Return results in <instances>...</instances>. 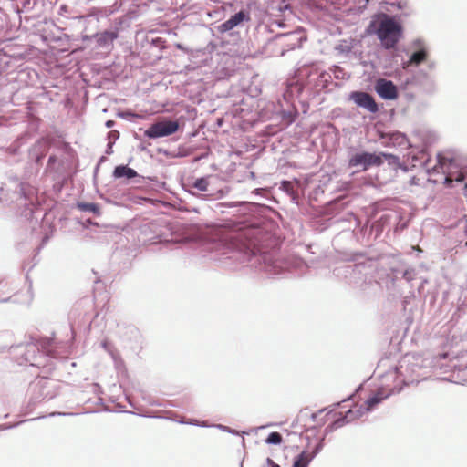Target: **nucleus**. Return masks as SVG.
<instances>
[{"instance_id": "nucleus-1", "label": "nucleus", "mask_w": 467, "mask_h": 467, "mask_svg": "<svg viewBox=\"0 0 467 467\" xmlns=\"http://www.w3.org/2000/svg\"><path fill=\"white\" fill-rule=\"evenodd\" d=\"M457 169L454 154L450 151L437 154V164L433 167V171L445 174L444 184L451 186L452 182L462 184L463 190H467V176L462 171H453Z\"/></svg>"}, {"instance_id": "nucleus-2", "label": "nucleus", "mask_w": 467, "mask_h": 467, "mask_svg": "<svg viewBox=\"0 0 467 467\" xmlns=\"http://www.w3.org/2000/svg\"><path fill=\"white\" fill-rule=\"evenodd\" d=\"M376 35L384 48H394L402 36V26L393 17L383 15L376 28Z\"/></svg>"}, {"instance_id": "nucleus-3", "label": "nucleus", "mask_w": 467, "mask_h": 467, "mask_svg": "<svg viewBox=\"0 0 467 467\" xmlns=\"http://www.w3.org/2000/svg\"><path fill=\"white\" fill-rule=\"evenodd\" d=\"M383 159L388 160L389 162H396L399 160L397 156L389 153L360 152L349 159L348 165L349 167H361L362 171H367L372 166H380L383 163Z\"/></svg>"}, {"instance_id": "nucleus-4", "label": "nucleus", "mask_w": 467, "mask_h": 467, "mask_svg": "<svg viewBox=\"0 0 467 467\" xmlns=\"http://www.w3.org/2000/svg\"><path fill=\"white\" fill-rule=\"evenodd\" d=\"M179 129L177 121L166 120L152 124L146 131L145 136L150 139L165 137L175 133Z\"/></svg>"}, {"instance_id": "nucleus-5", "label": "nucleus", "mask_w": 467, "mask_h": 467, "mask_svg": "<svg viewBox=\"0 0 467 467\" xmlns=\"http://www.w3.org/2000/svg\"><path fill=\"white\" fill-rule=\"evenodd\" d=\"M375 90L384 99H395L398 98L397 87L392 81L379 78L376 81Z\"/></svg>"}, {"instance_id": "nucleus-6", "label": "nucleus", "mask_w": 467, "mask_h": 467, "mask_svg": "<svg viewBox=\"0 0 467 467\" xmlns=\"http://www.w3.org/2000/svg\"><path fill=\"white\" fill-rule=\"evenodd\" d=\"M350 99L354 100L358 106L366 109L371 113H375L379 110L374 98L368 93L355 91L351 93Z\"/></svg>"}, {"instance_id": "nucleus-7", "label": "nucleus", "mask_w": 467, "mask_h": 467, "mask_svg": "<svg viewBox=\"0 0 467 467\" xmlns=\"http://www.w3.org/2000/svg\"><path fill=\"white\" fill-rule=\"evenodd\" d=\"M251 20L250 15L248 12L241 10L238 13L232 16L229 19L222 23L218 29L221 33L228 32L234 27L240 26L244 22H249Z\"/></svg>"}, {"instance_id": "nucleus-8", "label": "nucleus", "mask_w": 467, "mask_h": 467, "mask_svg": "<svg viewBox=\"0 0 467 467\" xmlns=\"http://www.w3.org/2000/svg\"><path fill=\"white\" fill-rule=\"evenodd\" d=\"M245 234L243 232L239 233H229L223 236V241L226 243V245L230 249H236L239 251H245L249 248L248 245H246L243 239L245 237Z\"/></svg>"}, {"instance_id": "nucleus-9", "label": "nucleus", "mask_w": 467, "mask_h": 467, "mask_svg": "<svg viewBox=\"0 0 467 467\" xmlns=\"http://www.w3.org/2000/svg\"><path fill=\"white\" fill-rule=\"evenodd\" d=\"M113 175L116 178L125 177L127 179H132L137 176V172L128 166L119 165L115 168Z\"/></svg>"}, {"instance_id": "nucleus-10", "label": "nucleus", "mask_w": 467, "mask_h": 467, "mask_svg": "<svg viewBox=\"0 0 467 467\" xmlns=\"http://www.w3.org/2000/svg\"><path fill=\"white\" fill-rule=\"evenodd\" d=\"M426 59H427V51L425 49H420L411 55L410 62L411 64L419 65V64L424 62Z\"/></svg>"}, {"instance_id": "nucleus-11", "label": "nucleus", "mask_w": 467, "mask_h": 467, "mask_svg": "<svg viewBox=\"0 0 467 467\" xmlns=\"http://www.w3.org/2000/svg\"><path fill=\"white\" fill-rule=\"evenodd\" d=\"M282 441V435L276 431L271 432L265 440L269 444H280Z\"/></svg>"}, {"instance_id": "nucleus-12", "label": "nucleus", "mask_w": 467, "mask_h": 467, "mask_svg": "<svg viewBox=\"0 0 467 467\" xmlns=\"http://www.w3.org/2000/svg\"><path fill=\"white\" fill-rule=\"evenodd\" d=\"M383 400V397L379 396V394H376L369 399L367 400L366 405L367 410H372L377 404H379Z\"/></svg>"}, {"instance_id": "nucleus-13", "label": "nucleus", "mask_w": 467, "mask_h": 467, "mask_svg": "<svg viewBox=\"0 0 467 467\" xmlns=\"http://www.w3.org/2000/svg\"><path fill=\"white\" fill-rule=\"evenodd\" d=\"M208 185L209 182L206 178L197 179L193 183V187L201 192H206L208 190Z\"/></svg>"}, {"instance_id": "nucleus-14", "label": "nucleus", "mask_w": 467, "mask_h": 467, "mask_svg": "<svg viewBox=\"0 0 467 467\" xmlns=\"http://www.w3.org/2000/svg\"><path fill=\"white\" fill-rule=\"evenodd\" d=\"M307 459L304 453L300 454L296 461L294 462L293 467H306L307 466Z\"/></svg>"}, {"instance_id": "nucleus-15", "label": "nucleus", "mask_w": 467, "mask_h": 467, "mask_svg": "<svg viewBox=\"0 0 467 467\" xmlns=\"http://www.w3.org/2000/svg\"><path fill=\"white\" fill-rule=\"evenodd\" d=\"M81 210L92 212L94 213H99V207L95 203H82L79 204Z\"/></svg>"}, {"instance_id": "nucleus-16", "label": "nucleus", "mask_w": 467, "mask_h": 467, "mask_svg": "<svg viewBox=\"0 0 467 467\" xmlns=\"http://www.w3.org/2000/svg\"><path fill=\"white\" fill-rule=\"evenodd\" d=\"M282 189L288 193L294 192V186H293L292 182H288V181H284L282 182Z\"/></svg>"}, {"instance_id": "nucleus-17", "label": "nucleus", "mask_w": 467, "mask_h": 467, "mask_svg": "<svg viewBox=\"0 0 467 467\" xmlns=\"http://www.w3.org/2000/svg\"><path fill=\"white\" fill-rule=\"evenodd\" d=\"M267 464L270 466V467H280L278 464H276L272 459L270 458H267Z\"/></svg>"}, {"instance_id": "nucleus-18", "label": "nucleus", "mask_w": 467, "mask_h": 467, "mask_svg": "<svg viewBox=\"0 0 467 467\" xmlns=\"http://www.w3.org/2000/svg\"><path fill=\"white\" fill-rule=\"evenodd\" d=\"M323 414H324V411H323V410H319L318 412L314 413V414L312 415V417H313V419H314V420H315L317 418L321 417Z\"/></svg>"}, {"instance_id": "nucleus-19", "label": "nucleus", "mask_w": 467, "mask_h": 467, "mask_svg": "<svg viewBox=\"0 0 467 467\" xmlns=\"http://www.w3.org/2000/svg\"><path fill=\"white\" fill-rule=\"evenodd\" d=\"M111 124H112V121H108V122H107V126H108V127H111Z\"/></svg>"}, {"instance_id": "nucleus-20", "label": "nucleus", "mask_w": 467, "mask_h": 467, "mask_svg": "<svg viewBox=\"0 0 467 467\" xmlns=\"http://www.w3.org/2000/svg\"><path fill=\"white\" fill-rule=\"evenodd\" d=\"M324 423H325V421H320V422H318L317 424H318V425H323Z\"/></svg>"}, {"instance_id": "nucleus-21", "label": "nucleus", "mask_w": 467, "mask_h": 467, "mask_svg": "<svg viewBox=\"0 0 467 467\" xmlns=\"http://www.w3.org/2000/svg\"><path fill=\"white\" fill-rule=\"evenodd\" d=\"M109 36H110L111 40L114 39V36L112 34H110Z\"/></svg>"}]
</instances>
